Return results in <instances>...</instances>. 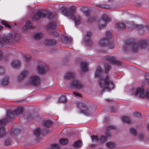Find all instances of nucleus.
Segmentation results:
<instances>
[{"instance_id":"f257e3e1","label":"nucleus","mask_w":149,"mask_h":149,"mask_svg":"<svg viewBox=\"0 0 149 149\" xmlns=\"http://www.w3.org/2000/svg\"><path fill=\"white\" fill-rule=\"evenodd\" d=\"M75 74L72 72H68L66 73L64 78L68 79H72V82L70 85V86L76 89H82L84 85L79 82L78 81L75 79Z\"/></svg>"},{"instance_id":"f03ea898","label":"nucleus","mask_w":149,"mask_h":149,"mask_svg":"<svg viewBox=\"0 0 149 149\" xmlns=\"http://www.w3.org/2000/svg\"><path fill=\"white\" fill-rule=\"evenodd\" d=\"M98 84L99 86L103 89L111 90L114 86L113 82L108 76L100 78L98 81Z\"/></svg>"},{"instance_id":"7ed1b4c3","label":"nucleus","mask_w":149,"mask_h":149,"mask_svg":"<svg viewBox=\"0 0 149 149\" xmlns=\"http://www.w3.org/2000/svg\"><path fill=\"white\" fill-rule=\"evenodd\" d=\"M23 108L22 107H18L14 111H8L6 116L4 119L0 120V124H5L8 122L10 119L14 118L15 115H19L22 113Z\"/></svg>"},{"instance_id":"20e7f679","label":"nucleus","mask_w":149,"mask_h":149,"mask_svg":"<svg viewBox=\"0 0 149 149\" xmlns=\"http://www.w3.org/2000/svg\"><path fill=\"white\" fill-rule=\"evenodd\" d=\"M17 37H16L13 38V35L11 34H9L6 35H2L0 36V44L2 47H4V44H10L12 42L17 41Z\"/></svg>"},{"instance_id":"39448f33","label":"nucleus","mask_w":149,"mask_h":149,"mask_svg":"<svg viewBox=\"0 0 149 149\" xmlns=\"http://www.w3.org/2000/svg\"><path fill=\"white\" fill-rule=\"evenodd\" d=\"M40 78L38 75H33L30 76L28 78L26 84L28 86H37L40 84Z\"/></svg>"},{"instance_id":"423d86ee","label":"nucleus","mask_w":149,"mask_h":149,"mask_svg":"<svg viewBox=\"0 0 149 149\" xmlns=\"http://www.w3.org/2000/svg\"><path fill=\"white\" fill-rule=\"evenodd\" d=\"M62 13L63 15L66 16L70 17L74 21L76 25L79 24L81 21L80 17L79 16L74 17V12L72 11L68 12L66 8H64L62 11Z\"/></svg>"},{"instance_id":"0eeeda50","label":"nucleus","mask_w":149,"mask_h":149,"mask_svg":"<svg viewBox=\"0 0 149 149\" xmlns=\"http://www.w3.org/2000/svg\"><path fill=\"white\" fill-rule=\"evenodd\" d=\"M134 93L135 96L140 97L149 98V91L147 90L145 94L144 89L143 87L138 88L134 92Z\"/></svg>"},{"instance_id":"6e6552de","label":"nucleus","mask_w":149,"mask_h":149,"mask_svg":"<svg viewBox=\"0 0 149 149\" xmlns=\"http://www.w3.org/2000/svg\"><path fill=\"white\" fill-rule=\"evenodd\" d=\"M145 40H142L139 42L138 43L134 44L132 46V49L134 52H137L141 48H144L146 45Z\"/></svg>"},{"instance_id":"1a4fd4ad","label":"nucleus","mask_w":149,"mask_h":149,"mask_svg":"<svg viewBox=\"0 0 149 149\" xmlns=\"http://www.w3.org/2000/svg\"><path fill=\"white\" fill-rule=\"evenodd\" d=\"M107 37L103 38L99 43V45L101 47L106 46L108 43V38L111 37V34L110 32L108 31L106 33Z\"/></svg>"},{"instance_id":"9d476101","label":"nucleus","mask_w":149,"mask_h":149,"mask_svg":"<svg viewBox=\"0 0 149 149\" xmlns=\"http://www.w3.org/2000/svg\"><path fill=\"white\" fill-rule=\"evenodd\" d=\"M109 21V19L107 15H103L102 16L101 19L99 21V24L98 25V27L101 29L105 27L106 26V24Z\"/></svg>"},{"instance_id":"9b49d317","label":"nucleus","mask_w":149,"mask_h":149,"mask_svg":"<svg viewBox=\"0 0 149 149\" xmlns=\"http://www.w3.org/2000/svg\"><path fill=\"white\" fill-rule=\"evenodd\" d=\"M77 104L81 112L85 114L88 113L89 109L85 103L82 102H78Z\"/></svg>"},{"instance_id":"f8f14e48","label":"nucleus","mask_w":149,"mask_h":149,"mask_svg":"<svg viewBox=\"0 0 149 149\" xmlns=\"http://www.w3.org/2000/svg\"><path fill=\"white\" fill-rule=\"evenodd\" d=\"M47 14L43 13L42 12L38 11L36 14L35 15L32 19L33 20L37 19H41L46 17Z\"/></svg>"},{"instance_id":"ddd939ff","label":"nucleus","mask_w":149,"mask_h":149,"mask_svg":"<svg viewBox=\"0 0 149 149\" xmlns=\"http://www.w3.org/2000/svg\"><path fill=\"white\" fill-rule=\"evenodd\" d=\"M104 58L110 61L112 63L119 64H120V61L117 60L113 56H107L104 57Z\"/></svg>"},{"instance_id":"4468645a","label":"nucleus","mask_w":149,"mask_h":149,"mask_svg":"<svg viewBox=\"0 0 149 149\" xmlns=\"http://www.w3.org/2000/svg\"><path fill=\"white\" fill-rule=\"evenodd\" d=\"M106 136L103 135L99 137L98 142L100 143H103L107 141V140L108 138L110 136V133L109 132H106Z\"/></svg>"},{"instance_id":"2eb2a0df","label":"nucleus","mask_w":149,"mask_h":149,"mask_svg":"<svg viewBox=\"0 0 149 149\" xmlns=\"http://www.w3.org/2000/svg\"><path fill=\"white\" fill-rule=\"evenodd\" d=\"M92 33L91 32H88L87 33L85 37V40L86 41V45L87 46H89L92 44V42L91 41L90 37L92 35Z\"/></svg>"},{"instance_id":"dca6fc26","label":"nucleus","mask_w":149,"mask_h":149,"mask_svg":"<svg viewBox=\"0 0 149 149\" xmlns=\"http://www.w3.org/2000/svg\"><path fill=\"white\" fill-rule=\"evenodd\" d=\"M37 70L39 74H43L46 71V68L42 64H39L37 68Z\"/></svg>"},{"instance_id":"f3484780","label":"nucleus","mask_w":149,"mask_h":149,"mask_svg":"<svg viewBox=\"0 0 149 149\" xmlns=\"http://www.w3.org/2000/svg\"><path fill=\"white\" fill-rule=\"evenodd\" d=\"M44 43L46 45L52 46L54 45L56 42L52 40L46 39L44 40Z\"/></svg>"},{"instance_id":"a211bd4d","label":"nucleus","mask_w":149,"mask_h":149,"mask_svg":"<svg viewBox=\"0 0 149 149\" xmlns=\"http://www.w3.org/2000/svg\"><path fill=\"white\" fill-rule=\"evenodd\" d=\"M20 65L19 61L18 60H14L12 61L11 64V66L12 68H18Z\"/></svg>"},{"instance_id":"6ab92c4d","label":"nucleus","mask_w":149,"mask_h":149,"mask_svg":"<svg viewBox=\"0 0 149 149\" xmlns=\"http://www.w3.org/2000/svg\"><path fill=\"white\" fill-rule=\"evenodd\" d=\"M28 72L26 71L22 72L17 77V79L19 81H20L24 79L27 74Z\"/></svg>"},{"instance_id":"aec40b11","label":"nucleus","mask_w":149,"mask_h":149,"mask_svg":"<svg viewBox=\"0 0 149 149\" xmlns=\"http://www.w3.org/2000/svg\"><path fill=\"white\" fill-rule=\"evenodd\" d=\"M56 26V23L55 22L52 21L50 22L47 26V29H54Z\"/></svg>"},{"instance_id":"412c9836","label":"nucleus","mask_w":149,"mask_h":149,"mask_svg":"<svg viewBox=\"0 0 149 149\" xmlns=\"http://www.w3.org/2000/svg\"><path fill=\"white\" fill-rule=\"evenodd\" d=\"M81 70L85 71L88 70V64L87 63L83 62L81 63Z\"/></svg>"},{"instance_id":"4be33fe9","label":"nucleus","mask_w":149,"mask_h":149,"mask_svg":"<svg viewBox=\"0 0 149 149\" xmlns=\"http://www.w3.org/2000/svg\"><path fill=\"white\" fill-rule=\"evenodd\" d=\"M116 27L118 30H121L125 28L126 25L123 23H118L116 25Z\"/></svg>"},{"instance_id":"5701e85b","label":"nucleus","mask_w":149,"mask_h":149,"mask_svg":"<svg viewBox=\"0 0 149 149\" xmlns=\"http://www.w3.org/2000/svg\"><path fill=\"white\" fill-rule=\"evenodd\" d=\"M102 72V71L101 68L100 67L97 68L96 69V71L95 74V77H99Z\"/></svg>"},{"instance_id":"b1692460","label":"nucleus","mask_w":149,"mask_h":149,"mask_svg":"<svg viewBox=\"0 0 149 149\" xmlns=\"http://www.w3.org/2000/svg\"><path fill=\"white\" fill-rule=\"evenodd\" d=\"M6 134L4 128L2 127L0 128V137H2Z\"/></svg>"},{"instance_id":"393cba45","label":"nucleus","mask_w":149,"mask_h":149,"mask_svg":"<svg viewBox=\"0 0 149 149\" xmlns=\"http://www.w3.org/2000/svg\"><path fill=\"white\" fill-rule=\"evenodd\" d=\"M42 36V34L41 33H38L35 34L34 36V38L36 40L40 39Z\"/></svg>"},{"instance_id":"a878e982","label":"nucleus","mask_w":149,"mask_h":149,"mask_svg":"<svg viewBox=\"0 0 149 149\" xmlns=\"http://www.w3.org/2000/svg\"><path fill=\"white\" fill-rule=\"evenodd\" d=\"M107 146L109 148H112L115 146V144L113 142H108L106 143Z\"/></svg>"},{"instance_id":"bb28decb","label":"nucleus","mask_w":149,"mask_h":149,"mask_svg":"<svg viewBox=\"0 0 149 149\" xmlns=\"http://www.w3.org/2000/svg\"><path fill=\"white\" fill-rule=\"evenodd\" d=\"M66 101V97L65 96L62 95L59 99L58 101L61 103H64Z\"/></svg>"},{"instance_id":"cd10ccee","label":"nucleus","mask_w":149,"mask_h":149,"mask_svg":"<svg viewBox=\"0 0 149 149\" xmlns=\"http://www.w3.org/2000/svg\"><path fill=\"white\" fill-rule=\"evenodd\" d=\"M41 132V129L39 128H38L34 131V133L36 136H38L40 134Z\"/></svg>"},{"instance_id":"c85d7f7f","label":"nucleus","mask_w":149,"mask_h":149,"mask_svg":"<svg viewBox=\"0 0 149 149\" xmlns=\"http://www.w3.org/2000/svg\"><path fill=\"white\" fill-rule=\"evenodd\" d=\"M60 144L62 145H66L68 143V140L65 139H61L59 140Z\"/></svg>"},{"instance_id":"c756f323","label":"nucleus","mask_w":149,"mask_h":149,"mask_svg":"<svg viewBox=\"0 0 149 149\" xmlns=\"http://www.w3.org/2000/svg\"><path fill=\"white\" fill-rule=\"evenodd\" d=\"M122 120L124 122H125L127 123H130L131 121L129 119L126 117H124L122 118Z\"/></svg>"},{"instance_id":"7c9ffc66","label":"nucleus","mask_w":149,"mask_h":149,"mask_svg":"<svg viewBox=\"0 0 149 149\" xmlns=\"http://www.w3.org/2000/svg\"><path fill=\"white\" fill-rule=\"evenodd\" d=\"M129 41L128 40L126 41V44L124 47V49L126 50H127L129 49L131 47V43H129Z\"/></svg>"},{"instance_id":"2f4dec72","label":"nucleus","mask_w":149,"mask_h":149,"mask_svg":"<svg viewBox=\"0 0 149 149\" xmlns=\"http://www.w3.org/2000/svg\"><path fill=\"white\" fill-rule=\"evenodd\" d=\"M81 142L80 141H76L74 143L73 146L75 147H78L81 146Z\"/></svg>"},{"instance_id":"473e14b6","label":"nucleus","mask_w":149,"mask_h":149,"mask_svg":"<svg viewBox=\"0 0 149 149\" xmlns=\"http://www.w3.org/2000/svg\"><path fill=\"white\" fill-rule=\"evenodd\" d=\"M105 71L106 73H108L110 70V65L109 64H106L105 65Z\"/></svg>"},{"instance_id":"72a5a7b5","label":"nucleus","mask_w":149,"mask_h":149,"mask_svg":"<svg viewBox=\"0 0 149 149\" xmlns=\"http://www.w3.org/2000/svg\"><path fill=\"white\" fill-rule=\"evenodd\" d=\"M131 133L133 136H135L136 134V131L134 128H131L130 129Z\"/></svg>"},{"instance_id":"f704fd0d","label":"nucleus","mask_w":149,"mask_h":149,"mask_svg":"<svg viewBox=\"0 0 149 149\" xmlns=\"http://www.w3.org/2000/svg\"><path fill=\"white\" fill-rule=\"evenodd\" d=\"M24 58H25L26 62H28L30 61L31 57L30 55H24Z\"/></svg>"},{"instance_id":"c9c22d12","label":"nucleus","mask_w":149,"mask_h":149,"mask_svg":"<svg viewBox=\"0 0 149 149\" xmlns=\"http://www.w3.org/2000/svg\"><path fill=\"white\" fill-rule=\"evenodd\" d=\"M25 26L26 29H28L32 27V25L31 23L29 21L27 22L25 24Z\"/></svg>"},{"instance_id":"e433bc0d","label":"nucleus","mask_w":149,"mask_h":149,"mask_svg":"<svg viewBox=\"0 0 149 149\" xmlns=\"http://www.w3.org/2000/svg\"><path fill=\"white\" fill-rule=\"evenodd\" d=\"M91 138L93 142H98L99 137H98L97 136H92Z\"/></svg>"},{"instance_id":"4c0bfd02","label":"nucleus","mask_w":149,"mask_h":149,"mask_svg":"<svg viewBox=\"0 0 149 149\" xmlns=\"http://www.w3.org/2000/svg\"><path fill=\"white\" fill-rule=\"evenodd\" d=\"M51 122L50 121L47 120L45 121L43 123V125L45 126H48L50 125Z\"/></svg>"},{"instance_id":"58836bf2","label":"nucleus","mask_w":149,"mask_h":149,"mask_svg":"<svg viewBox=\"0 0 149 149\" xmlns=\"http://www.w3.org/2000/svg\"><path fill=\"white\" fill-rule=\"evenodd\" d=\"M8 79H5L2 80V84L3 85H6L8 84Z\"/></svg>"},{"instance_id":"ea45409f","label":"nucleus","mask_w":149,"mask_h":149,"mask_svg":"<svg viewBox=\"0 0 149 149\" xmlns=\"http://www.w3.org/2000/svg\"><path fill=\"white\" fill-rule=\"evenodd\" d=\"M2 24L4 25L6 27L10 28V26L8 25V23L5 21H4L2 22Z\"/></svg>"},{"instance_id":"a19ab883","label":"nucleus","mask_w":149,"mask_h":149,"mask_svg":"<svg viewBox=\"0 0 149 149\" xmlns=\"http://www.w3.org/2000/svg\"><path fill=\"white\" fill-rule=\"evenodd\" d=\"M51 147L53 149H59V145L56 144L52 145Z\"/></svg>"},{"instance_id":"79ce46f5","label":"nucleus","mask_w":149,"mask_h":149,"mask_svg":"<svg viewBox=\"0 0 149 149\" xmlns=\"http://www.w3.org/2000/svg\"><path fill=\"white\" fill-rule=\"evenodd\" d=\"M109 47L110 49H112L115 47V45L113 43H110L109 44Z\"/></svg>"},{"instance_id":"37998d69","label":"nucleus","mask_w":149,"mask_h":149,"mask_svg":"<svg viewBox=\"0 0 149 149\" xmlns=\"http://www.w3.org/2000/svg\"><path fill=\"white\" fill-rule=\"evenodd\" d=\"M74 95L77 97H81V95L79 93L77 92H73Z\"/></svg>"},{"instance_id":"c03bdc74","label":"nucleus","mask_w":149,"mask_h":149,"mask_svg":"<svg viewBox=\"0 0 149 149\" xmlns=\"http://www.w3.org/2000/svg\"><path fill=\"white\" fill-rule=\"evenodd\" d=\"M116 129V127L112 125H110L108 127V130H113Z\"/></svg>"},{"instance_id":"a18cd8bd","label":"nucleus","mask_w":149,"mask_h":149,"mask_svg":"<svg viewBox=\"0 0 149 149\" xmlns=\"http://www.w3.org/2000/svg\"><path fill=\"white\" fill-rule=\"evenodd\" d=\"M4 70L3 68L0 67V74H3L4 73Z\"/></svg>"},{"instance_id":"49530a36","label":"nucleus","mask_w":149,"mask_h":149,"mask_svg":"<svg viewBox=\"0 0 149 149\" xmlns=\"http://www.w3.org/2000/svg\"><path fill=\"white\" fill-rule=\"evenodd\" d=\"M133 27L134 28L136 27V28H138V29H140L142 28V26H139L138 25H134V26Z\"/></svg>"},{"instance_id":"de8ad7c7","label":"nucleus","mask_w":149,"mask_h":149,"mask_svg":"<svg viewBox=\"0 0 149 149\" xmlns=\"http://www.w3.org/2000/svg\"><path fill=\"white\" fill-rule=\"evenodd\" d=\"M84 12L85 13V15L86 16H88L89 15V12L88 10L84 11Z\"/></svg>"},{"instance_id":"09e8293b","label":"nucleus","mask_w":149,"mask_h":149,"mask_svg":"<svg viewBox=\"0 0 149 149\" xmlns=\"http://www.w3.org/2000/svg\"><path fill=\"white\" fill-rule=\"evenodd\" d=\"M67 41L68 42H70L72 41V38H67Z\"/></svg>"},{"instance_id":"8fccbe9b","label":"nucleus","mask_w":149,"mask_h":149,"mask_svg":"<svg viewBox=\"0 0 149 149\" xmlns=\"http://www.w3.org/2000/svg\"><path fill=\"white\" fill-rule=\"evenodd\" d=\"M10 144V141H6L5 142V145L6 146H8Z\"/></svg>"},{"instance_id":"3c124183","label":"nucleus","mask_w":149,"mask_h":149,"mask_svg":"<svg viewBox=\"0 0 149 149\" xmlns=\"http://www.w3.org/2000/svg\"><path fill=\"white\" fill-rule=\"evenodd\" d=\"M93 20V19L92 17H90L88 19V21L89 22H91Z\"/></svg>"},{"instance_id":"603ef678","label":"nucleus","mask_w":149,"mask_h":149,"mask_svg":"<svg viewBox=\"0 0 149 149\" xmlns=\"http://www.w3.org/2000/svg\"><path fill=\"white\" fill-rule=\"evenodd\" d=\"M2 57V53L1 51H0V60H1Z\"/></svg>"},{"instance_id":"864d4df0","label":"nucleus","mask_w":149,"mask_h":149,"mask_svg":"<svg viewBox=\"0 0 149 149\" xmlns=\"http://www.w3.org/2000/svg\"><path fill=\"white\" fill-rule=\"evenodd\" d=\"M139 138L141 140H142L143 139V136L142 135H140L139 136Z\"/></svg>"},{"instance_id":"5fc2aeb1","label":"nucleus","mask_w":149,"mask_h":149,"mask_svg":"<svg viewBox=\"0 0 149 149\" xmlns=\"http://www.w3.org/2000/svg\"><path fill=\"white\" fill-rule=\"evenodd\" d=\"M98 6H99V7H102V8H103V6L102 5H97Z\"/></svg>"},{"instance_id":"6e6d98bb","label":"nucleus","mask_w":149,"mask_h":149,"mask_svg":"<svg viewBox=\"0 0 149 149\" xmlns=\"http://www.w3.org/2000/svg\"><path fill=\"white\" fill-rule=\"evenodd\" d=\"M2 28V26H1V25H0V30Z\"/></svg>"}]
</instances>
